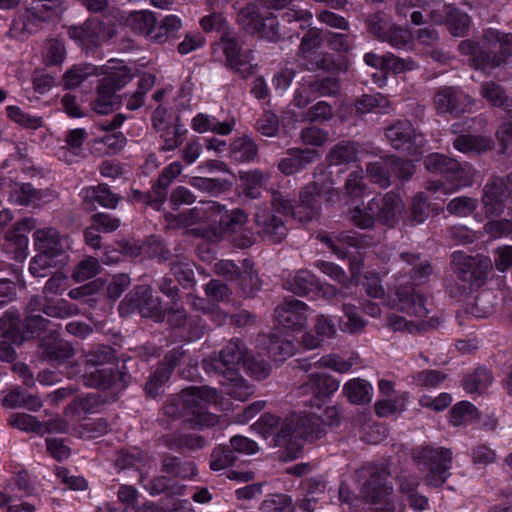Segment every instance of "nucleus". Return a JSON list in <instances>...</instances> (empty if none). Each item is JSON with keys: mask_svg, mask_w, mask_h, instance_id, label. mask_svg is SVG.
<instances>
[{"mask_svg": "<svg viewBox=\"0 0 512 512\" xmlns=\"http://www.w3.org/2000/svg\"><path fill=\"white\" fill-rule=\"evenodd\" d=\"M185 225H199V230L210 241H219L225 237L241 247L252 244V238L246 233L247 215L241 210L227 211L214 201L199 203L187 214H183Z\"/></svg>", "mask_w": 512, "mask_h": 512, "instance_id": "obj_1", "label": "nucleus"}, {"mask_svg": "<svg viewBox=\"0 0 512 512\" xmlns=\"http://www.w3.org/2000/svg\"><path fill=\"white\" fill-rule=\"evenodd\" d=\"M337 415L334 407L326 408L323 415L313 419L291 416L280 420L271 414H264L256 425L265 437L273 436L275 444L285 446L290 451L291 458H295L302 447V441L319 437L321 424H332Z\"/></svg>", "mask_w": 512, "mask_h": 512, "instance_id": "obj_2", "label": "nucleus"}, {"mask_svg": "<svg viewBox=\"0 0 512 512\" xmlns=\"http://www.w3.org/2000/svg\"><path fill=\"white\" fill-rule=\"evenodd\" d=\"M243 343L231 340L220 352L219 356L211 361V367L223 375L227 382H221L225 386V392L231 397L244 401L252 394V388L244 379L239 377L238 371L242 367L249 375L261 380L268 376L269 365L254 356H247Z\"/></svg>", "mask_w": 512, "mask_h": 512, "instance_id": "obj_3", "label": "nucleus"}, {"mask_svg": "<svg viewBox=\"0 0 512 512\" xmlns=\"http://www.w3.org/2000/svg\"><path fill=\"white\" fill-rule=\"evenodd\" d=\"M276 331L269 338L270 357L282 362L296 351L294 334L305 326L308 307L300 300H286L275 309Z\"/></svg>", "mask_w": 512, "mask_h": 512, "instance_id": "obj_4", "label": "nucleus"}, {"mask_svg": "<svg viewBox=\"0 0 512 512\" xmlns=\"http://www.w3.org/2000/svg\"><path fill=\"white\" fill-rule=\"evenodd\" d=\"M338 193L333 189V182L330 173L323 171L316 176L314 183L304 188L300 194V203L295 208L290 201L281 194L273 196V208L283 215H292L300 222L312 219L318 212L320 200L331 202Z\"/></svg>", "mask_w": 512, "mask_h": 512, "instance_id": "obj_5", "label": "nucleus"}, {"mask_svg": "<svg viewBox=\"0 0 512 512\" xmlns=\"http://www.w3.org/2000/svg\"><path fill=\"white\" fill-rule=\"evenodd\" d=\"M102 78L98 85V114H106L120 106V98L116 94L132 78L130 70L120 60L111 59L101 67Z\"/></svg>", "mask_w": 512, "mask_h": 512, "instance_id": "obj_6", "label": "nucleus"}, {"mask_svg": "<svg viewBox=\"0 0 512 512\" xmlns=\"http://www.w3.org/2000/svg\"><path fill=\"white\" fill-rule=\"evenodd\" d=\"M361 477L369 476L361 488V496L373 505L374 512H403L404 506L394 503L388 496L392 492V487L386 481L385 473L373 472L369 468H364L360 472Z\"/></svg>", "mask_w": 512, "mask_h": 512, "instance_id": "obj_7", "label": "nucleus"}, {"mask_svg": "<svg viewBox=\"0 0 512 512\" xmlns=\"http://www.w3.org/2000/svg\"><path fill=\"white\" fill-rule=\"evenodd\" d=\"M426 168L433 173L446 174V180L430 181L427 189L433 194L441 193L444 195L457 191L460 187L467 184L461 176V166L453 159H448L444 155L434 153L425 159Z\"/></svg>", "mask_w": 512, "mask_h": 512, "instance_id": "obj_8", "label": "nucleus"}, {"mask_svg": "<svg viewBox=\"0 0 512 512\" xmlns=\"http://www.w3.org/2000/svg\"><path fill=\"white\" fill-rule=\"evenodd\" d=\"M182 399L185 407L194 416L192 419L195 425L210 427L217 424L215 415L204 411L203 404H218L217 392L209 387H190L183 391Z\"/></svg>", "mask_w": 512, "mask_h": 512, "instance_id": "obj_9", "label": "nucleus"}, {"mask_svg": "<svg viewBox=\"0 0 512 512\" xmlns=\"http://www.w3.org/2000/svg\"><path fill=\"white\" fill-rule=\"evenodd\" d=\"M416 458L422 460L423 465L428 470L426 474L427 484L439 486L444 483L451 468V453L449 450L426 447L418 453Z\"/></svg>", "mask_w": 512, "mask_h": 512, "instance_id": "obj_10", "label": "nucleus"}, {"mask_svg": "<svg viewBox=\"0 0 512 512\" xmlns=\"http://www.w3.org/2000/svg\"><path fill=\"white\" fill-rule=\"evenodd\" d=\"M221 49L225 55L228 66L246 78L253 72L252 57L249 52L242 51L235 34L225 32L216 44L215 52Z\"/></svg>", "mask_w": 512, "mask_h": 512, "instance_id": "obj_11", "label": "nucleus"}, {"mask_svg": "<svg viewBox=\"0 0 512 512\" xmlns=\"http://www.w3.org/2000/svg\"><path fill=\"white\" fill-rule=\"evenodd\" d=\"M38 347L39 358L53 366L64 364L75 354L73 345L56 332H51L40 338Z\"/></svg>", "mask_w": 512, "mask_h": 512, "instance_id": "obj_12", "label": "nucleus"}, {"mask_svg": "<svg viewBox=\"0 0 512 512\" xmlns=\"http://www.w3.org/2000/svg\"><path fill=\"white\" fill-rule=\"evenodd\" d=\"M239 22L249 33L258 34L269 41L279 38L276 19L272 16L263 17L256 11L254 5H249L241 10Z\"/></svg>", "mask_w": 512, "mask_h": 512, "instance_id": "obj_13", "label": "nucleus"}, {"mask_svg": "<svg viewBox=\"0 0 512 512\" xmlns=\"http://www.w3.org/2000/svg\"><path fill=\"white\" fill-rule=\"evenodd\" d=\"M340 381L325 373H311L308 381L299 388L300 395H311V407L318 409L326 397L338 390Z\"/></svg>", "mask_w": 512, "mask_h": 512, "instance_id": "obj_14", "label": "nucleus"}, {"mask_svg": "<svg viewBox=\"0 0 512 512\" xmlns=\"http://www.w3.org/2000/svg\"><path fill=\"white\" fill-rule=\"evenodd\" d=\"M20 318L16 313H7L0 319V329L3 331V340L0 341V359L6 362H13L16 359V352L12 346L21 345L25 336L21 333Z\"/></svg>", "mask_w": 512, "mask_h": 512, "instance_id": "obj_15", "label": "nucleus"}, {"mask_svg": "<svg viewBox=\"0 0 512 512\" xmlns=\"http://www.w3.org/2000/svg\"><path fill=\"white\" fill-rule=\"evenodd\" d=\"M403 208L404 204L401 198L392 193L373 198L368 206V210L373 213L378 221L388 225L393 224L398 219Z\"/></svg>", "mask_w": 512, "mask_h": 512, "instance_id": "obj_16", "label": "nucleus"}, {"mask_svg": "<svg viewBox=\"0 0 512 512\" xmlns=\"http://www.w3.org/2000/svg\"><path fill=\"white\" fill-rule=\"evenodd\" d=\"M436 109L441 113H463L470 109L471 98L456 88H442L434 98Z\"/></svg>", "mask_w": 512, "mask_h": 512, "instance_id": "obj_17", "label": "nucleus"}, {"mask_svg": "<svg viewBox=\"0 0 512 512\" xmlns=\"http://www.w3.org/2000/svg\"><path fill=\"white\" fill-rule=\"evenodd\" d=\"M386 137L395 149L407 150L412 155L414 154L413 150H416L417 146L422 143V136H417L407 121L389 127Z\"/></svg>", "mask_w": 512, "mask_h": 512, "instance_id": "obj_18", "label": "nucleus"}, {"mask_svg": "<svg viewBox=\"0 0 512 512\" xmlns=\"http://www.w3.org/2000/svg\"><path fill=\"white\" fill-rule=\"evenodd\" d=\"M386 304L391 308L407 311L418 318H422L427 314L423 297L415 294L414 290L408 286L397 289L395 291V298H389Z\"/></svg>", "mask_w": 512, "mask_h": 512, "instance_id": "obj_19", "label": "nucleus"}, {"mask_svg": "<svg viewBox=\"0 0 512 512\" xmlns=\"http://www.w3.org/2000/svg\"><path fill=\"white\" fill-rule=\"evenodd\" d=\"M510 190L503 179H493L486 184L483 190L482 204L488 216L503 211L504 200L509 196Z\"/></svg>", "mask_w": 512, "mask_h": 512, "instance_id": "obj_20", "label": "nucleus"}, {"mask_svg": "<svg viewBox=\"0 0 512 512\" xmlns=\"http://www.w3.org/2000/svg\"><path fill=\"white\" fill-rule=\"evenodd\" d=\"M335 333L336 326L333 319L325 315H319L313 329L303 335L302 344L306 349H315L326 339L332 338Z\"/></svg>", "mask_w": 512, "mask_h": 512, "instance_id": "obj_21", "label": "nucleus"}, {"mask_svg": "<svg viewBox=\"0 0 512 512\" xmlns=\"http://www.w3.org/2000/svg\"><path fill=\"white\" fill-rule=\"evenodd\" d=\"M69 377L79 375L85 386L96 387V353L90 351L67 366Z\"/></svg>", "mask_w": 512, "mask_h": 512, "instance_id": "obj_22", "label": "nucleus"}, {"mask_svg": "<svg viewBox=\"0 0 512 512\" xmlns=\"http://www.w3.org/2000/svg\"><path fill=\"white\" fill-rule=\"evenodd\" d=\"M255 220L270 241L277 243L286 237L287 229L283 221L276 216H270L266 209H259L255 214Z\"/></svg>", "mask_w": 512, "mask_h": 512, "instance_id": "obj_23", "label": "nucleus"}, {"mask_svg": "<svg viewBox=\"0 0 512 512\" xmlns=\"http://www.w3.org/2000/svg\"><path fill=\"white\" fill-rule=\"evenodd\" d=\"M235 126L234 120L220 122L214 116L199 113L191 121V128L197 133L213 132L219 135L230 134Z\"/></svg>", "mask_w": 512, "mask_h": 512, "instance_id": "obj_24", "label": "nucleus"}, {"mask_svg": "<svg viewBox=\"0 0 512 512\" xmlns=\"http://www.w3.org/2000/svg\"><path fill=\"white\" fill-rule=\"evenodd\" d=\"M36 249L39 253L55 258L64 252L59 233L55 229L37 230L34 233Z\"/></svg>", "mask_w": 512, "mask_h": 512, "instance_id": "obj_25", "label": "nucleus"}, {"mask_svg": "<svg viewBox=\"0 0 512 512\" xmlns=\"http://www.w3.org/2000/svg\"><path fill=\"white\" fill-rule=\"evenodd\" d=\"M45 18L36 14L32 9L26 11L14 19L10 28V34L13 37H19L23 34H32L37 32L45 24Z\"/></svg>", "mask_w": 512, "mask_h": 512, "instance_id": "obj_26", "label": "nucleus"}, {"mask_svg": "<svg viewBox=\"0 0 512 512\" xmlns=\"http://www.w3.org/2000/svg\"><path fill=\"white\" fill-rule=\"evenodd\" d=\"M317 157L318 154L315 150L308 149L305 151H292L288 153V155L280 161L278 167L282 173L290 175L295 172H298L305 165L317 159Z\"/></svg>", "mask_w": 512, "mask_h": 512, "instance_id": "obj_27", "label": "nucleus"}, {"mask_svg": "<svg viewBox=\"0 0 512 512\" xmlns=\"http://www.w3.org/2000/svg\"><path fill=\"white\" fill-rule=\"evenodd\" d=\"M35 225L36 221L33 218H24L6 232L5 239L15 246L17 253H23L27 249L26 233L30 232Z\"/></svg>", "mask_w": 512, "mask_h": 512, "instance_id": "obj_28", "label": "nucleus"}, {"mask_svg": "<svg viewBox=\"0 0 512 512\" xmlns=\"http://www.w3.org/2000/svg\"><path fill=\"white\" fill-rule=\"evenodd\" d=\"M343 393L351 403L364 404L371 401L373 388L369 382L354 378L345 383Z\"/></svg>", "mask_w": 512, "mask_h": 512, "instance_id": "obj_29", "label": "nucleus"}, {"mask_svg": "<svg viewBox=\"0 0 512 512\" xmlns=\"http://www.w3.org/2000/svg\"><path fill=\"white\" fill-rule=\"evenodd\" d=\"M321 241L324 242L338 258L345 257L348 253V248L360 246L359 239L349 233H342L335 238L321 236Z\"/></svg>", "mask_w": 512, "mask_h": 512, "instance_id": "obj_30", "label": "nucleus"}, {"mask_svg": "<svg viewBox=\"0 0 512 512\" xmlns=\"http://www.w3.org/2000/svg\"><path fill=\"white\" fill-rule=\"evenodd\" d=\"M287 284L297 294H308L318 289V279L307 270H299Z\"/></svg>", "mask_w": 512, "mask_h": 512, "instance_id": "obj_31", "label": "nucleus"}, {"mask_svg": "<svg viewBox=\"0 0 512 512\" xmlns=\"http://www.w3.org/2000/svg\"><path fill=\"white\" fill-rule=\"evenodd\" d=\"M316 364L319 368H329L338 373H348L354 365L358 364V356L351 355L344 359L338 354H328L321 357Z\"/></svg>", "mask_w": 512, "mask_h": 512, "instance_id": "obj_32", "label": "nucleus"}, {"mask_svg": "<svg viewBox=\"0 0 512 512\" xmlns=\"http://www.w3.org/2000/svg\"><path fill=\"white\" fill-rule=\"evenodd\" d=\"M358 153V147L355 143L342 142L331 149L328 161L331 165L349 163L357 159Z\"/></svg>", "mask_w": 512, "mask_h": 512, "instance_id": "obj_33", "label": "nucleus"}, {"mask_svg": "<svg viewBox=\"0 0 512 512\" xmlns=\"http://www.w3.org/2000/svg\"><path fill=\"white\" fill-rule=\"evenodd\" d=\"M67 410H71L78 422L92 420L96 413V396L89 394L70 404Z\"/></svg>", "mask_w": 512, "mask_h": 512, "instance_id": "obj_34", "label": "nucleus"}, {"mask_svg": "<svg viewBox=\"0 0 512 512\" xmlns=\"http://www.w3.org/2000/svg\"><path fill=\"white\" fill-rule=\"evenodd\" d=\"M491 146V141L487 138L473 135L458 137L454 141V147L463 153H480Z\"/></svg>", "mask_w": 512, "mask_h": 512, "instance_id": "obj_35", "label": "nucleus"}, {"mask_svg": "<svg viewBox=\"0 0 512 512\" xmlns=\"http://www.w3.org/2000/svg\"><path fill=\"white\" fill-rule=\"evenodd\" d=\"M267 178V175L259 171L240 172L242 189L251 198H256L260 194V189Z\"/></svg>", "mask_w": 512, "mask_h": 512, "instance_id": "obj_36", "label": "nucleus"}, {"mask_svg": "<svg viewBox=\"0 0 512 512\" xmlns=\"http://www.w3.org/2000/svg\"><path fill=\"white\" fill-rule=\"evenodd\" d=\"M127 23L134 31L149 35L155 25V18L150 11H135L129 14Z\"/></svg>", "mask_w": 512, "mask_h": 512, "instance_id": "obj_37", "label": "nucleus"}, {"mask_svg": "<svg viewBox=\"0 0 512 512\" xmlns=\"http://www.w3.org/2000/svg\"><path fill=\"white\" fill-rule=\"evenodd\" d=\"M142 300L137 303L144 317L154 318L156 321H162L164 316L160 308L158 298H154L148 288H141Z\"/></svg>", "mask_w": 512, "mask_h": 512, "instance_id": "obj_38", "label": "nucleus"}, {"mask_svg": "<svg viewBox=\"0 0 512 512\" xmlns=\"http://www.w3.org/2000/svg\"><path fill=\"white\" fill-rule=\"evenodd\" d=\"M96 67L88 64L74 65L63 75L65 88L74 89L79 86L89 75L94 74Z\"/></svg>", "mask_w": 512, "mask_h": 512, "instance_id": "obj_39", "label": "nucleus"}, {"mask_svg": "<svg viewBox=\"0 0 512 512\" xmlns=\"http://www.w3.org/2000/svg\"><path fill=\"white\" fill-rule=\"evenodd\" d=\"M72 38L79 40L87 48L96 43V21L87 19L82 25L69 29Z\"/></svg>", "mask_w": 512, "mask_h": 512, "instance_id": "obj_40", "label": "nucleus"}, {"mask_svg": "<svg viewBox=\"0 0 512 512\" xmlns=\"http://www.w3.org/2000/svg\"><path fill=\"white\" fill-rule=\"evenodd\" d=\"M77 312L75 305L65 299H46L43 313L53 318H66Z\"/></svg>", "mask_w": 512, "mask_h": 512, "instance_id": "obj_41", "label": "nucleus"}, {"mask_svg": "<svg viewBox=\"0 0 512 512\" xmlns=\"http://www.w3.org/2000/svg\"><path fill=\"white\" fill-rule=\"evenodd\" d=\"M446 17V23L455 36L464 34L469 26L470 19L466 13L459 10L452 9L450 6H444Z\"/></svg>", "mask_w": 512, "mask_h": 512, "instance_id": "obj_42", "label": "nucleus"}, {"mask_svg": "<svg viewBox=\"0 0 512 512\" xmlns=\"http://www.w3.org/2000/svg\"><path fill=\"white\" fill-rule=\"evenodd\" d=\"M264 512H293L292 498L286 494H271L261 504Z\"/></svg>", "mask_w": 512, "mask_h": 512, "instance_id": "obj_43", "label": "nucleus"}, {"mask_svg": "<svg viewBox=\"0 0 512 512\" xmlns=\"http://www.w3.org/2000/svg\"><path fill=\"white\" fill-rule=\"evenodd\" d=\"M8 424L20 431L41 433V421L26 413H13L8 418Z\"/></svg>", "mask_w": 512, "mask_h": 512, "instance_id": "obj_44", "label": "nucleus"}, {"mask_svg": "<svg viewBox=\"0 0 512 512\" xmlns=\"http://www.w3.org/2000/svg\"><path fill=\"white\" fill-rule=\"evenodd\" d=\"M482 96L494 106L505 105L507 112L512 116V100L505 97L502 88L493 83H486L482 88Z\"/></svg>", "mask_w": 512, "mask_h": 512, "instance_id": "obj_45", "label": "nucleus"}, {"mask_svg": "<svg viewBox=\"0 0 512 512\" xmlns=\"http://www.w3.org/2000/svg\"><path fill=\"white\" fill-rule=\"evenodd\" d=\"M476 416V408L467 401H461L452 408L450 412V422L454 426H460L471 422Z\"/></svg>", "mask_w": 512, "mask_h": 512, "instance_id": "obj_46", "label": "nucleus"}, {"mask_svg": "<svg viewBox=\"0 0 512 512\" xmlns=\"http://www.w3.org/2000/svg\"><path fill=\"white\" fill-rule=\"evenodd\" d=\"M417 483L412 481H403L400 490L406 496L409 506L418 512L424 511L428 507V499L415 491Z\"/></svg>", "mask_w": 512, "mask_h": 512, "instance_id": "obj_47", "label": "nucleus"}, {"mask_svg": "<svg viewBox=\"0 0 512 512\" xmlns=\"http://www.w3.org/2000/svg\"><path fill=\"white\" fill-rule=\"evenodd\" d=\"M344 318L340 321V329L344 332L356 333L365 326V321L351 305L343 306Z\"/></svg>", "mask_w": 512, "mask_h": 512, "instance_id": "obj_48", "label": "nucleus"}, {"mask_svg": "<svg viewBox=\"0 0 512 512\" xmlns=\"http://www.w3.org/2000/svg\"><path fill=\"white\" fill-rule=\"evenodd\" d=\"M407 399L408 395L406 393H401L397 395L395 399L388 398L379 400L375 404V411L377 415L381 417L389 416L396 411L403 410Z\"/></svg>", "mask_w": 512, "mask_h": 512, "instance_id": "obj_49", "label": "nucleus"}, {"mask_svg": "<svg viewBox=\"0 0 512 512\" xmlns=\"http://www.w3.org/2000/svg\"><path fill=\"white\" fill-rule=\"evenodd\" d=\"M8 117L25 128L37 129L42 126V118L25 114L18 106L6 108Z\"/></svg>", "mask_w": 512, "mask_h": 512, "instance_id": "obj_50", "label": "nucleus"}, {"mask_svg": "<svg viewBox=\"0 0 512 512\" xmlns=\"http://www.w3.org/2000/svg\"><path fill=\"white\" fill-rule=\"evenodd\" d=\"M316 267L325 275L330 277L335 282L339 283L343 288H348L351 281L345 271L335 263L327 261H318Z\"/></svg>", "mask_w": 512, "mask_h": 512, "instance_id": "obj_51", "label": "nucleus"}, {"mask_svg": "<svg viewBox=\"0 0 512 512\" xmlns=\"http://www.w3.org/2000/svg\"><path fill=\"white\" fill-rule=\"evenodd\" d=\"M484 39L488 44H499V51L503 56L512 53V34L501 35L497 30L488 29L485 31Z\"/></svg>", "mask_w": 512, "mask_h": 512, "instance_id": "obj_52", "label": "nucleus"}, {"mask_svg": "<svg viewBox=\"0 0 512 512\" xmlns=\"http://www.w3.org/2000/svg\"><path fill=\"white\" fill-rule=\"evenodd\" d=\"M491 381V374L486 369H479L464 381V388L469 393L482 392Z\"/></svg>", "mask_w": 512, "mask_h": 512, "instance_id": "obj_53", "label": "nucleus"}, {"mask_svg": "<svg viewBox=\"0 0 512 512\" xmlns=\"http://www.w3.org/2000/svg\"><path fill=\"white\" fill-rule=\"evenodd\" d=\"M96 275V259L88 257L80 261L72 272V279L75 282H84Z\"/></svg>", "mask_w": 512, "mask_h": 512, "instance_id": "obj_54", "label": "nucleus"}, {"mask_svg": "<svg viewBox=\"0 0 512 512\" xmlns=\"http://www.w3.org/2000/svg\"><path fill=\"white\" fill-rule=\"evenodd\" d=\"M476 208V200L468 197H456L447 206L450 214L465 217L470 215Z\"/></svg>", "mask_w": 512, "mask_h": 512, "instance_id": "obj_55", "label": "nucleus"}, {"mask_svg": "<svg viewBox=\"0 0 512 512\" xmlns=\"http://www.w3.org/2000/svg\"><path fill=\"white\" fill-rule=\"evenodd\" d=\"M388 106V99L380 94L377 95H364L357 102V110L361 113L369 112L373 109H378L379 112L385 111Z\"/></svg>", "mask_w": 512, "mask_h": 512, "instance_id": "obj_56", "label": "nucleus"}, {"mask_svg": "<svg viewBox=\"0 0 512 512\" xmlns=\"http://www.w3.org/2000/svg\"><path fill=\"white\" fill-rule=\"evenodd\" d=\"M401 260L411 266L409 272L413 273V278L423 279L431 273V267L426 260L419 261V258L415 255L402 254Z\"/></svg>", "mask_w": 512, "mask_h": 512, "instance_id": "obj_57", "label": "nucleus"}, {"mask_svg": "<svg viewBox=\"0 0 512 512\" xmlns=\"http://www.w3.org/2000/svg\"><path fill=\"white\" fill-rule=\"evenodd\" d=\"M325 485L316 480H310L307 486V494L300 501L299 506L304 512H312L313 504L318 500L317 495L323 493Z\"/></svg>", "mask_w": 512, "mask_h": 512, "instance_id": "obj_58", "label": "nucleus"}, {"mask_svg": "<svg viewBox=\"0 0 512 512\" xmlns=\"http://www.w3.org/2000/svg\"><path fill=\"white\" fill-rule=\"evenodd\" d=\"M47 195V192L41 189H36L30 183H24L20 187L17 195V202L20 205L28 206L34 204L36 201L41 200Z\"/></svg>", "mask_w": 512, "mask_h": 512, "instance_id": "obj_59", "label": "nucleus"}, {"mask_svg": "<svg viewBox=\"0 0 512 512\" xmlns=\"http://www.w3.org/2000/svg\"><path fill=\"white\" fill-rule=\"evenodd\" d=\"M53 264V257L38 253L31 259L29 271L35 277H46L48 276L47 271L53 266Z\"/></svg>", "mask_w": 512, "mask_h": 512, "instance_id": "obj_60", "label": "nucleus"}, {"mask_svg": "<svg viewBox=\"0 0 512 512\" xmlns=\"http://www.w3.org/2000/svg\"><path fill=\"white\" fill-rule=\"evenodd\" d=\"M56 475L61 479V482L71 490L82 491L88 488V483L85 478L70 475L68 469L65 467H58L56 469Z\"/></svg>", "mask_w": 512, "mask_h": 512, "instance_id": "obj_61", "label": "nucleus"}, {"mask_svg": "<svg viewBox=\"0 0 512 512\" xmlns=\"http://www.w3.org/2000/svg\"><path fill=\"white\" fill-rule=\"evenodd\" d=\"M66 49L59 39H51L47 44L46 61L49 65H58L65 59Z\"/></svg>", "mask_w": 512, "mask_h": 512, "instance_id": "obj_62", "label": "nucleus"}, {"mask_svg": "<svg viewBox=\"0 0 512 512\" xmlns=\"http://www.w3.org/2000/svg\"><path fill=\"white\" fill-rule=\"evenodd\" d=\"M234 460L235 457L231 450L219 447L212 453L210 467L214 471H220L231 465Z\"/></svg>", "mask_w": 512, "mask_h": 512, "instance_id": "obj_63", "label": "nucleus"}, {"mask_svg": "<svg viewBox=\"0 0 512 512\" xmlns=\"http://www.w3.org/2000/svg\"><path fill=\"white\" fill-rule=\"evenodd\" d=\"M45 442L49 455L58 462L67 459L71 455V450L63 439L46 438Z\"/></svg>", "mask_w": 512, "mask_h": 512, "instance_id": "obj_64", "label": "nucleus"}]
</instances>
